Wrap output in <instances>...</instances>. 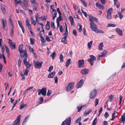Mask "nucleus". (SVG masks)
Returning <instances> with one entry per match:
<instances>
[{"label":"nucleus","mask_w":125,"mask_h":125,"mask_svg":"<svg viewBox=\"0 0 125 125\" xmlns=\"http://www.w3.org/2000/svg\"><path fill=\"white\" fill-rule=\"evenodd\" d=\"M79 31V32H81L82 30V26L81 24H79L77 27Z\"/></svg>","instance_id":"45"},{"label":"nucleus","mask_w":125,"mask_h":125,"mask_svg":"<svg viewBox=\"0 0 125 125\" xmlns=\"http://www.w3.org/2000/svg\"><path fill=\"white\" fill-rule=\"evenodd\" d=\"M55 73V71L51 72L49 74L48 76V77L50 78H53Z\"/></svg>","instance_id":"18"},{"label":"nucleus","mask_w":125,"mask_h":125,"mask_svg":"<svg viewBox=\"0 0 125 125\" xmlns=\"http://www.w3.org/2000/svg\"><path fill=\"white\" fill-rule=\"evenodd\" d=\"M83 106H82L80 107L79 106H78L77 107V108L78 110V112H80Z\"/></svg>","instance_id":"51"},{"label":"nucleus","mask_w":125,"mask_h":125,"mask_svg":"<svg viewBox=\"0 0 125 125\" xmlns=\"http://www.w3.org/2000/svg\"><path fill=\"white\" fill-rule=\"evenodd\" d=\"M90 28L92 30L95 32L96 31L97 29L96 25L94 22H90Z\"/></svg>","instance_id":"10"},{"label":"nucleus","mask_w":125,"mask_h":125,"mask_svg":"<svg viewBox=\"0 0 125 125\" xmlns=\"http://www.w3.org/2000/svg\"><path fill=\"white\" fill-rule=\"evenodd\" d=\"M93 42L91 41L88 43V47L89 49H90L91 48Z\"/></svg>","instance_id":"33"},{"label":"nucleus","mask_w":125,"mask_h":125,"mask_svg":"<svg viewBox=\"0 0 125 125\" xmlns=\"http://www.w3.org/2000/svg\"><path fill=\"white\" fill-rule=\"evenodd\" d=\"M30 115H27L25 118L24 120L22 123V125H24L25 124L26 122L28 120V118H30Z\"/></svg>","instance_id":"20"},{"label":"nucleus","mask_w":125,"mask_h":125,"mask_svg":"<svg viewBox=\"0 0 125 125\" xmlns=\"http://www.w3.org/2000/svg\"><path fill=\"white\" fill-rule=\"evenodd\" d=\"M34 65L35 67L37 69H40L42 67V64L43 62H40L39 61H34Z\"/></svg>","instance_id":"4"},{"label":"nucleus","mask_w":125,"mask_h":125,"mask_svg":"<svg viewBox=\"0 0 125 125\" xmlns=\"http://www.w3.org/2000/svg\"><path fill=\"white\" fill-rule=\"evenodd\" d=\"M43 98L42 97H40L39 99V101L38 102V103L40 104H41L42 102L43 101Z\"/></svg>","instance_id":"39"},{"label":"nucleus","mask_w":125,"mask_h":125,"mask_svg":"<svg viewBox=\"0 0 125 125\" xmlns=\"http://www.w3.org/2000/svg\"><path fill=\"white\" fill-rule=\"evenodd\" d=\"M96 33H104V32L103 31L100 30H99L97 29L96 30V31L95 32Z\"/></svg>","instance_id":"43"},{"label":"nucleus","mask_w":125,"mask_h":125,"mask_svg":"<svg viewBox=\"0 0 125 125\" xmlns=\"http://www.w3.org/2000/svg\"><path fill=\"white\" fill-rule=\"evenodd\" d=\"M21 57L22 58H23L24 60H23V63L27 68H29L31 66V65L30 64L29 62L27 61L28 57V54L25 53L24 55L22 54H21Z\"/></svg>","instance_id":"1"},{"label":"nucleus","mask_w":125,"mask_h":125,"mask_svg":"<svg viewBox=\"0 0 125 125\" xmlns=\"http://www.w3.org/2000/svg\"><path fill=\"white\" fill-rule=\"evenodd\" d=\"M47 88L45 87L42 88L41 89H39L38 90V95H40L42 94L44 96L46 95V94Z\"/></svg>","instance_id":"2"},{"label":"nucleus","mask_w":125,"mask_h":125,"mask_svg":"<svg viewBox=\"0 0 125 125\" xmlns=\"http://www.w3.org/2000/svg\"><path fill=\"white\" fill-rule=\"evenodd\" d=\"M115 31L120 36H122L123 35L122 31L119 28H116V29Z\"/></svg>","instance_id":"17"},{"label":"nucleus","mask_w":125,"mask_h":125,"mask_svg":"<svg viewBox=\"0 0 125 125\" xmlns=\"http://www.w3.org/2000/svg\"><path fill=\"white\" fill-rule=\"evenodd\" d=\"M91 109H90L89 110H86L84 113V115L85 116H86L88 115L90 113H91Z\"/></svg>","instance_id":"22"},{"label":"nucleus","mask_w":125,"mask_h":125,"mask_svg":"<svg viewBox=\"0 0 125 125\" xmlns=\"http://www.w3.org/2000/svg\"><path fill=\"white\" fill-rule=\"evenodd\" d=\"M2 23L3 25V29H4V28L5 27V25L7 24V23L6 21L5 20V18H4L3 19H2Z\"/></svg>","instance_id":"21"},{"label":"nucleus","mask_w":125,"mask_h":125,"mask_svg":"<svg viewBox=\"0 0 125 125\" xmlns=\"http://www.w3.org/2000/svg\"><path fill=\"white\" fill-rule=\"evenodd\" d=\"M53 66H51L49 67V69L48 70V71L49 72H50L53 69Z\"/></svg>","instance_id":"60"},{"label":"nucleus","mask_w":125,"mask_h":125,"mask_svg":"<svg viewBox=\"0 0 125 125\" xmlns=\"http://www.w3.org/2000/svg\"><path fill=\"white\" fill-rule=\"evenodd\" d=\"M109 116V114L108 113L106 112L104 114V116L106 118H107Z\"/></svg>","instance_id":"50"},{"label":"nucleus","mask_w":125,"mask_h":125,"mask_svg":"<svg viewBox=\"0 0 125 125\" xmlns=\"http://www.w3.org/2000/svg\"><path fill=\"white\" fill-rule=\"evenodd\" d=\"M97 118H95L92 123V125H95L97 123Z\"/></svg>","instance_id":"44"},{"label":"nucleus","mask_w":125,"mask_h":125,"mask_svg":"<svg viewBox=\"0 0 125 125\" xmlns=\"http://www.w3.org/2000/svg\"><path fill=\"white\" fill-rule=\"evenodd\" d=\"M26 22L27 26L29 28L31 29V26L30 24L29 20L27 19H26Z\"/></svg>","instance_id":"28"},{"label":"nucleus","mask_w":125,"mask_h":125,"mask_svg":"<svg viewBox=\"0 0 125 125\" xmlns=\"http://www.w3.org/2000/svg\"><path fill=\"white\" fill-rule=\"evenodd\" d=\"M71 62L70 59H68L66 61V67H68L69 65Z\"/></svg>","instance_id":"27"},{"label":"nucleus","mask_w":125,"mask_h":125,"mask_svg":"<svg viewBox=\"0 0 125 125\" xmlns=\"http://www.w3.org/2000/svg\"><path fill=\"white\" fill-rule=\"evenodd\" d=\"M28 0H23L24 4L25 7H27L28 5Z\"/></svg>","instance_id":"35"},{"label":"nucleus","mask_w":125,"mask_h":125,"mask_svg":"<svg viewBox=\"0 0 125 125\" xmlns=\"http://www.w3.org/2000/svg\"><path fill=\"white\" fill-rule=\"evenodd\" d=\"M56 55L55 52H54L53 53H52V54L51 55L50 57H52V59H53Z\"/></svg>","instance_id":"41"},{"label":"nucleus","mask_w":125,"mask_h":125,"mask_svg":"<svg viewBox=\"0 0 125 125\" xmlns=\"http://www.w3.org/2000/svg\"><path fill=\"white\" fill-rule=\"evenodd\" d=\"M5 47L6 49V52L7 53H10V51L8 47L6 46V45L5 46Z\"/></svg>","instance_id":"48"},{"label":"nucleus","mask_w":125,"mask_h":125,"mask_svg":"<svg viewBox=\"0 0 125 125\" xmlns=\"http://www.w3.org/2000/svg\"><path fill=\"white\" fill-rule=\"evenodd\" d=\"M113 10V9L112 8L108 9L107 11V15L106 18L108 19H111L112 18V12Z\"/></svg>","instance_id":"7"},{"label":"nucleus","mask_w":125,"mask_h":125,"mask_svg":"<svg viewBox=\"0 0 125 125\" xmlns=\"http://www.w3.org/2000/svg\"><path fill=\"white\" fill-rule=\"evenodd\" d=\"M62 16L61 15H59V17L57 18L56 19V21L59 22L62 20Z\"/></svg>","instance_id":"34"},{"label":"nucleus","mask_w":125,"mask_h":125,"mask_svg":"<svg viewBox=\"0 0 125 125\" xmlns=\"http://www.w3.org/2000/svg\"><path fill=\"white\" fill-rule=\"evenodd\" d=\"M103 57L101 55H99L97 58V61H98L99 60H100L101 59L102 57Z\"/></svg>","instance_id":"59"},{"label":"nucleus","mask_w":125,"mask_h":125,"mask_svg":"<svg viewBox=\"0 0 125 125\" xmlns=\"http://www.w3.org/2000/svg\"><path fill=\"white\" fill-rule=\"evenodd\" d=\"M97 94V90L95 89H94L91 92L90 97V98L93 99L96 97Z\"/></svg>","instance_id":"6"},{"label":"nucleus","mask_w":125,"mask_h":125,"mask_svg":"<svg viewBox=\"0 0 125 125\" xmlns=\"http://www.w3.org/2000/svg\"><path fill=\"white\" fill-rule=\"evenodd\" d=\"M81 2L83 3L85 7H86L87 6L86 2L84 0H80Z\"/></svg>","instance_id":"47"},{"label":"nucleus","mask_w":125,"mask_h":125,"mask_svg":"<svg viewBox=\"0 0 125 125\" xmlns=\"http://www.w3.org/2000/svg\"><path fill=\"white\" fill-rule=\"evenodd\" d=\"M1 9L3 14H5L6 11L5 6L3 5L1 7Z\"/></svg>","instance_id":"26"},{"label":"nucleus","mask_w":125,"mask_h":125,"mask_svg":"<svg viewBox=\"0 0 125 125\" xmlns=\"http://www.w3.org/2000/svg\"><path fill=\"white\" fill-rule=\"evenodd\" d=\"M27 105V104H21L20 105V107L19 108V109H23Z\"/></svg>","instance_id":"40"},{"label":"nucleus","mask_w":125,"mask_h":125,"mask_svg":"<svg viewBox=\"0 0 125 125\" xmlns=\"http://www.w3.org/2000/svg\"><path fill=\"white\" fill-rule=\"evenodd\" d=\"M116 26L115 24L112 23H108V27H115Z\"/></svg>","instance_id":"46"},{"label":"nucleus","mask_w":125,"mask_h":125,"mask_svg":"<svg viewBox=\"0 0 125 125\" xmlns=\"http://www.w3.org/2000/svg\"><path fill=\"white\" fill-rule=\"evenodd\" d=\"M63 55L61 54H60L59 56V59L60 60L61 62H63L64 61V60L63 59Z\"/></svg>","instance_id":"31"},{"label":"nucleus","mask_w":125,"mask_h":125,"mask_svg":"<svg viewBox=\"0 0 125 125\" xmlns=\"http://www.w3.org/2000/svg\"><path fill=\"white\" fill-rule=\"evenodd\" d=\"M89 72V70L88 69H86L81 70L80 72L82 74L85 75L88 73Z\"/></svg>","instance_id":"14"},{"label":"nucleus","mask_w":125,"mask_h":125,"mask_svg":"<svg viewBox=\"0 0 125 125\" xmlns=\"http://www.w3.org/2000/svg\"><path fill=\"white\" fill-rule=\"evenodd\" d=\"M23 44H20L19 46V52L21 54H20V56H21V54H22L23 55H24L25 53H26L27 54V52L25 50H24L23 49Z\"/></svg>","instance_id":"3"},{"label":"nucleus","mask_w":125,"mask_h":125,"mask_svg":"<svg viewBox=\"0 0 125 125\" xmlns=\"http://www.w3.org/2000/svg\"><path fill=\"white\" fill-rule=\"evenodd\" d=\"M29 49L30 51L32 53L34 52V50L31 47H30L29 48Z\"/></svg>","instance_id":"55"},{"label":"nucleus","mask_w":125,"mask_h":125,"mask_svg":"<svg viewBox=\"0 0 125 125\" xmlns=\"http://www.w3.org/2000/svg\"><path fill=\"white\" fill-rule=\"evenodd\" d=\"M99 100L98 99H96L95 100V106H96L98 103Z\"/></svg>","instance_id":"49"},{"label":"nucleus","mask_w":125,"mask_h":125,"mask_svg":"<svg viewBox=\"0 0 125 125\" xmlns=\"http://www.w3.org/2000/svg\"><path fill=\"white\" fill-rule=\"evenodd\" d=\"M53 14L52 15L53 19L54 20L56 16L57 13L56 11H53Z\"/></svg>","instance_id":"37"},{"label":"nucleus","mask_w":125,"mask_h":125,"mask_svg":"<svg viewBox=\"0 0 125 125\" xmlns=\"http://www.w3.org/2000/svg\"><path fill=\"white\" fill-rule=\"evenodd\" d=\"M81 119V117H79L77 118L75 122V123H78V122L79 125H82V123L80 122Z\"/></svg>","instance_id":"23"},{"label":"nucleus","mask_w":125,"mask_h":125,"mask_svg":"<svg viewBox=\"0 0 125 125\" xmlns=\"http://www.w3.org/2000/svg\"><path fill=\"white\" fill-rule=\"evenodd\" d=\"M109 100L110 102H111L114 101V96L112 95H110L109 96Z\"/></svg>","instance_id":"29"},{"label":"nucleus","mask_w":125,"mask_h":125,"mask_svg":"<svg viewBox=\"0 0 125 125\" xmlns=\"http://www.w3.org/2000/svg\"><path fill=\"white\" fill-rule=\"evenodd\" d=\"M90 22H94L93 21L98 22V20L97 18L90 14L88 15Z\"/></svg>","instance_id":"11"},{"label":"nucleus","mask_w":125,"mask_h":125,"mask_svg":"<svg viewBox=\"0 0 125 125\" xmlns=\"http://www.w3.org/2000/svg\"><path fill=\"white\" fill-rule=\"evenodd\" d=\"M103 46V42L101 43L99 45L98 48L99 50H103V49L102 48Z\"/></svg>","instance_id":"30"},{"label":"nucleus","mask_w":125,"mask_h":125,"mask_svg":"<svg viewBox=\"0 0 125 125\" xmlns=\"http://www.w3.org/2000/svg\"><path fill=\"white\" fill-rule=\"evenodd\" d=\"M21 63V61L20 59H19L18 61V65L19 66H20Z\"/></svg>","instance_id":"61"},{"label":"nucleus","mask_w":125,"mask_h":125,"mask_svg":"<svg viewBox=\"0 0 125 125\" xmlns=\"http://www.w3.org/2000/svg\"><path fill=\"white\" fill-rule=\"evenodd\" d=\"M29 68H26L25 70V73L24 72V75H27L29 71Z\"/></svg>","instance_id":"36"},{"label":"nucleus","mask_w":125,"mask_h":125,"mask_svg":"<svg viewBox=\"0 0 125 125\" xmlns=\"http://www.w3.org/2000/svg\"><path fill=\"white\" fill-rule=\"evenodd\" d=\"M84 84L83 81L82 79H81L78 82L76 86L77 88H79L81 87Z\"/></svg>","instance_id":"13"},{"label":"nucleus","mask_w":125,"mask_h":125,"mask_svg":"<svg viewBox=\"0 0 125 125\" xmlns=\"http://www.w3.org/2000/svg\"><path fill=\"white\" fill-rule=\"evenodd\" d=\"M46 40L48 42H50L51 41L50 39V38L47 36L46 37Z\"/></svg>","instance_id":"57"},{"label":"nucleus","mask_w":125,"mask_h":125,"mask_svg":"<svg viewBox=\"0 0 125 125\" xmlns=\"http://www.w3.org/2000/svg\"><path fill=\"white\" fill-rule=\"evenodd\" d=\"M73 34H74L75 36H76L77 35V33L76 32V30H73Z\"/></svg>","instance_id":"56"},{"label":"nucleus","mask_w":125,"mask_h":125,"mask_svg":"<svg viewBox=\"0 0 125 125\" xmlns=\"http://www.w3.org/2000/svg\"><path fill=\"white\" fill-rule=\"evenodd\" d=\"M41 41L42 42L44 43L46 41L45 40L43 37L41 38Z\"/></svg>","instance_id":"62"},{"label":"nucleus","mask_w":125,"mask_h":125,"mask_svg":"<svg viewBox=\"0 0 125 125\" xmlns=\"http://www.w3.org/2000/svg\"><path fill=\"white\" fill-rule=\"evenodd\" d=\"M64 37L62 39L61 42L65 44H67V42L66 39L67 38V35L66 34V33H64Z\"/></svg>","instance_id":"15"},{"label":"nucleus","mask_w":125,"mask_h":125,"mask_svg":"<svg viewBox=\"0 0 125 125\" xmlns=\"http://www.w3.org/2000/svg\"><path fill=\"white\" fill-rule=\"evenodd\" d=\"M90 58L88 59L87 60L90 62L91 65L93 66L94 63V60H96V58L94 56L92 55H90Z\"/></svg>","instance_id":"5"},{"label":"nucleus","mask_w":125,"mask_h":125,"mask_svg":"<svg viewBox=\"0 0 125 125\" xmlns=\"http://www.w3.org/2000/svg\"><path fill=\"white\" fill-rule=\"evenodd\" d=\"M71 118L70 117H69L64 120L66 123L67 124V125H70L71 124Z\"/></svg>","instance_id":"16"},{"label":"nucleus","mask_w":125,"mask_h":125,"mask_svg":"<svg viewBox=\"0 0 125 125\" xmlns=\"http://www.w3.org/2000/svg\"><path fill=\"white\" fill-rule=\"evenodd\" d=\"M21 118V115H19L15 120L13 122L12 125H19Z\"/></svg>","instance_id":"8"},{"label":"nucleus","mask_w":125,"mask_h":125,"mask_svg":"<svg viewBox=\"0 0 125 125\" xmlns=\"http://www.w3.org/2000/svg\"><path fill=\"white\" fill-rule=\"evenodd\" d=\"M107 51L106 50H104L102 52V54L101 55L103 57H105L106 55Z\"/></svg>","instance_id":"42"},{"label":"nucleus","mask_w":125,"mask_h":125,"mask_svg":"<svg viewBox=\"0 0 125 125\" xmlns=\"http://www.w3.org/2000/svg\"><path fill=\"white\" fill-rule=\"evenodd\" d=\"M30 41L31 44V45H33L35 43L34 40L33 38H30Z\"/></svg>","instance_id":"38"},{"label":"nucleus","mask_w":125,"mask_h":125,"mask_svg":"<svg viewBox=\"0 0 125 125\" xmlns=\"http://www.w3.org/2000/svg\"><path fill=\"white\" fill-rule=\"evenodd\" d=\"M73 7L75 10H77L78 9V7L76 4L73 5Z\"/></svg>","instance_id":"53"},{"label":"nucleus","mask_w":125,"mask_h":125,"mask_svg":"<svg viewBox=\"0 0 125 125\" xmlns=\"http://www.w3.org/2000/svg\"><path fill=\"white\" fill-rule=\"evenodd\" d=\"M74 85V83H69L66 87V90L69 91L72 90L73 88Z\"/></svg>","instance_id":"9"},{"label":"nucleus","mask_w":125,"mask_h":125,"mask_svg":"<svg viewBox=\"0 0 125 125\" xmlns=\"http://www.w3.org/2000/svg\"><path fill=\"white\" fill-rule=\"evenodd\" d=\"M52 93L51 90H49L48 91V92L47 94V95L48 96H50L51 94Z\"/></svg>","instance_id":"54"},{"label":"nucleus","mask_w":125,"mask_h":125,"mask_svg":"<svg viewBox=\"0 0 125 125\" xmlns=\"http://www.w3.org/2000/svg\"><path fill=\"white\" fill-rule=\"evenodd\" d=\"M96 6L98 7L99 9L103 10L104 9L103 5L101 4H99L98 3H96Z\"/></svg>","instance_id":"19"},{"label":"nucleus","mask_w":125,"mask_h":125,"mask_svg":"<svg viewBox=\"0 0 125 125\" xmlns=\"http://www.w3.org/2000/svg\"><path fill=\"white\" fill-rule=\"evenodd\" d=\"M10 47L12 49H15L16 48L15 44V42H13V43L9 45Z\"/></svg>","instance_id":"24"},{"label":"nucleus","mask_w":125,"mask_h":125,"mask_svg":"<svg viewBox=\"0 0 125 125\" xmlns=\"http://www.w3.org/2000/svg\"><path fill=\"white\" fill-rule=\"evenodd\" d=\"M1 48V50H2V53H3L4 52V48L3 47V46H0Z\"/></svg>","instance_id":"58"},{"label":"nucleus","mask_w":125,"mask_h":125,"mask_svg":"<svg viewBox=\"0 0 125 125\" xmlns=\"http://www.w3.org/2000/svg\"><path fill=\"white\" fill-rule=\"evenodd\" d=\"M121 123H123L124 124V122H125V113H124L123 115L121 116Z\"/></svg>","instance_id":"25"},{"label":"nucleus","mask_w":125,"mask_h":125,"mask_svg":"<svg viewBox=\"0 0 125 125\" xmlns=\"http://www.w3.org/2000/svg\"><path fill=\"white\" fill-rule=\"evenodd\" d=\"M69 19L71 22V25H73L74 24V20L73 17L71 16H70L69 17Z\"/></svg>","instance_id":"32"},{"label":"nucleus","mask_w":125,"mask_h":125,"mask_svg":"<svg viewBox=\"0 0 125 125\" xmlns=\"http://www.w3.org/2000/svg\"><path fill=\"white\" fill-rule=\"evenodd\" d=\"M54 79L55 80V83H57L58 81V79L57 76L55 77L54 78Z\"/></svg>","instance_id":"63"},{"label":"nucleus","mask_w":125,"mask_h":125,"mask_svg":"<svg viewBox=\"0 0 125 125\" xmlns=\"http://www.w3.org/2000/svg\"><path fill=\"white\" fill-rule=\"evenodd\" d=\"M84 60H79L78 62V67H83L84 66Z\"/></svg>","instance_id":"12"},{"label":"nucleus","mask_w":125,"mask_h":125,"mask_svg":"<svg viewBox=\"0 0 125 125\" xmlns=\"http://www.w3.org/2000/svg\"><path fill=\"white\" fill-rule=\"evenodd\" d=\"M74 17L75 18H77V19H79L78 15L77 14H74Z\"/></svg>","instance_id":"64"},{"label":"nucleus","mask_w":125,"mask_h":125,"mask_svg":"<svg viewBox=\"0 0 125 125\" xmlns=\"http://www.w3.org/2000/svg\"><path fill=\"white\" fill-rule=\"evenodd\" d=\"M51 27L53 28H55L54 23L53 22H52L51 23Z\"/></svg>","instance_id":"52"}]
</instances>
